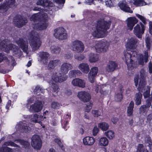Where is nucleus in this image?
I'll return each mask as SVG.
<instances>
[{
  "instance_id": "nucleus-21",
  "label": "nucleus",
  "mask_w": 152,
  "mask_h": 152,
  "mask_svg": "<svg viewBox=\"0 0 152 152\" xmlns=\"http://www.w3.org/2000/svg\"><path fill=\"white\" fill-rule=\"evenodd\" d=\"M118 5L121 9L124 11L130 13L133 12V11L127 4L125 0L120 1L118 4Z\"/></svg>"
},
{
  "instance_id": "nucleus-11",
  "label": "nucleus",
  "mask_w": 152,
  "mask_h": 152,
  "mask_svg": "<svg viewBox=\"0 0 152 152\" xmlns=\"http://www.w3.org/2000/svg\"><path fill=\"white\" fill-rule=\"evenodd\" d=\"M61 74L60 72H53L52 76V79L56 82L61 83L65 81L68 77L67 76L62 75Z\"/></svg>"
},
{
  "instance_id": "nucleus-58",
  "label": "nucleus",
  "mask_w": 152,
  "mask_h": 152,
  "mask_svg": "<svg viewBox=\"0 0 152 152\" xmlns=\"http://www.w3.org/2000/svg\"><path fill=\"white\" fill-rule=\"evenodd\" d=\"M106 5L110 7H112L113 5V3L111 0H107L105 2Z\"/></svg>"
},
{
  "instance_id": "nucleus-12",
  "label": "nucleus",
  "mask_w": 152,
  "mask_h": 152,
  "mask_svg": "<svg viewBox=\"0 0 152 152\" xmlns=\"http://www.w3.org/2000/svg\"><path fill=\"white\" fill-rule=\"evenodd\" d=\"M15 41L23 52L27 54L28 53V41H25L23 39L21 38L16 39Z\"/></svg>"
},
{
  "instance_id": "nucleus-40",
  "label": "nucleus",
  "mask_w": 152,
  "mask_h": 152,
  "mask_svg": "<svg viewBox=\"0 0 152 152\" xmlns=\"http://www.w3.org/2000/svg\"><path fill=\"white\" fill-rule=\"evenodd\" d=\"M99 143L102 146H106L108 144V140L106 138L103 137L99 140Z\"/></svg>"
},
{
  "instance_id": "nucleus-41",
  "label": "nucleus",
  "mask_w": 152,
  "mask_h": 152,
  "mask_svg": "<svg viewBox=\"0 0 152 152\" xmlns=\"http://www.w3.org/2000/svg\"><path fill=\"white\" fill-rule=\"evenodd\" d=\"M133 4L137 6H142L146 4L143 0H133Z\"/></svg>"
},
{
  "instance_id": "nucleus-60",
  "label": "nucleus",
  "mask_w": 152,
  "mask_h": 152,
  "mask_svg": "<svg viewBox=\"0 0 152 152\" xmlns=\"http://www.w3.org/2000/svg\"><path fill=\"white\" fill-rule=\"evenodd\" d=\"M139 79V76L138 75H136L134 77V82L135 85L136 87H137L138 84Z\"/></svg>"
},
{
  "instance_id": "nucleus-31",
  "label": "nucleus",
  "mask_w": 152,
  "mask_h": 152,
  "mask_svg": "<svg viewBox=\"0 0 152 152\" xmlns=\"http://www.w3.org/2000/svg\"><path fill=\"white\" fill-rule=\"evenodd\" d=\"M50 2L49 0H38L37 2V4L44 7H47L50 6Z\"/></svg>"
},
{
  "instance_id": "nucleus-18",
  "label": "nucleus",
  "mask_w": 152,
  "mask_h": 152,
  "mask_svg": "<svg viewBox=\"0 0 152 152\" xmlns=\"http://www.w3.org/2000/svg\"><path fill=\"white\" fill-rule=\"evenodd\" d=\"M140 78L139 83V86L140 88H142L144 87L146 84V82L145 80L146 75L145 72L143 69H141L140 70Z\"/></svg>"
},
{
  "instance_id": "nucleus-20",
  "label": "nucleus",
  "mask_w": 152,
  "mask_h": 152,
  "mask_svg": "<svg viewBox=\"0 0 152 152\" xmlns=\"http://www.w3.org/2000/svg\"><path fill=\"white\" fill-rule=\"evenodd\" d=\"M127 21L128 29L131 31L134 25L138 22V20L135 17H131L127 18Z\"/></svg>"
},
{
  "instance_id": "nucleus-2",
  "label": "nucleus",
  "mask_w": 152,
  "mask_h": 152,
  "mask_svg": "<svg viewBox=\"0 0 152 152\" xmlns=\"http://www.w3.org/2000/svg\"><path fill=\"white\" fill-rule=\"evenodd\" d=\"M46 16V14L42 12L34 14L31 17V20L38 22L34 24L33 28L34 29L41 30L46 28L47 24L45 20Z\"/></svg>"
},
{
  "instance_id": "nucleus-56",
  "label": "nucleus",
  "mask_w": 152,
  "mask_h": 152,
  "mask_svg": "<svg viewBox=\"0 0 152 152\" xmlns=\"http://www.w3.org/2000/svg\"><path fill=\"white\" fill-rule=\"evenodd\" d=\"M73 57V54L71 53H67L64 55V58L65 59H71Z\"/></svg>"
},
{
  "instance_id": "nucleus-55",
  "label": "nucleus",
  "mask_w": 152,
  "mask_h": 152,
  "mask_svg": "<svg viewBox=\"0 0 152 152\" xmlns=\"http://www.w3.org/2000/svg\"><path fill=\"white\" fill-rule=\"evenodd\" d=\"M152 100V97L149 98L148 99L146 100V104L145 106L147 107H149L151 105V102Z\"/></svg>"
},
{
  "instance_id": "nucleus-26",
  "label": "nucleus",
  "mask_w": 152,
  "mask_h": 152,
  "mask_svg": "<svg viewBox=\"0 0 152 152\" xmlns=\"http://www.w3.org/2000/svg\"><path fill=\"white\" fill-rule=\"evenodd\" d=\"M117 65L114 62L111 61L109 62L106 68V70L108 72L114 71L116 68Z\"/></svg>"
},
{
  "instance_id": "nucleus-8",
  "label": "nucleus",
  "mask_w": 152,
  "mask_h": 152,
  "mask_svg": "<svg viewBox=\"0 0 152 152\" xmlns=\"http://www.w3.org/2000/svg\"><path fill=\"white\" fill-rule=\"evenodd\" d=\"M27 22V19L20 15H17L14 18L13 21L14 25L18 28L22 27L26 25Z\"/></svg>"
},
{
  "instance_id": "nucleus-34",
  "label": "nucleus",
  "mask_w": 152,
  "mask_h": 152,
  "mask_svg": "<svg viewBox=\"0 0 152 152\" xmlns=\"http://www.w3.org/2000/svg\"><path fill=\"white\" fill-rule=\"evenodd\" d=\"M95 87L96 88H95V91L96 93L98 92L99 89V92L102 94L104 95H106L107 94V92L103 88L104 87V86L103 85H101L100 86L98 85H96L95 86Z\"/></svg>"
},
{
  "instance_id": "nucleus-28",
  "label": "nucleus",
  "mask_w": 152,
  "mask_h": 152,
  "mask_svg": "<svg viewBox=\"0 0 152 152\" xmlns=\"http://www.w3.org/2000/svg\"><path fill=\"white\" fill-rule=\"evenodd\" d=\"M94 142V139L90 137H86L83 139V142L85 145H91L93 144Z\"/></svg>"
},
{
  "instance_id": "nucleus-46",
  "label": "nucleus",
  "mask_w": 152,
  "mask_h": 152,
  "mask_svg": "<svg viewBox=\"0 0 152 152\" xmlns=\"http://www.w3.org/2000/svg\"><path fill=\"white\" fill-rule=\"evenodd\" d=\"M74 58L77 61H81L85 58L84 56L82 54H75L74 56Z\"/></svg>"
},
{
  "instance_id": "nucleus-59",
  "label": "nucleus",
  "mask_w": 152,
  "mask_h": 152,
  "mask_svg": "<svg viewBox=\"0 0 152 152\" xmlns=\"http://www.w3.org/2000/svg\"><path fill=\"white\" fill-rule=\"evenodd\" d=\"M146 142L148 144V146H149L151 145L152 143L151 138L149 136L147 137L146 138Z\"/></svg>"
},
{
  "instance_id": "nucleus-24",
  "label": "nucleus",
  "mask_w": 152,
  "mask_h": 152,
  "mask_svg": "<svg viewBox=\"0 0 152 152\" xmlns=\"http://www.w3.org/2000/svg\"><path fill=\"white\" fill-rule=\"evenodd\" d=\"M137 42V40L136 38L132 37L128 39L127 46L130 49H134L135 48Z\"/></svg>"
},
{
  "instance_id": "nucleus-38",
  "label": "nucleus",
  "mask_w": 152,
  "mask_h": 152,
  "mask_svg": "<svg viewBox=\"0 0 152 152\" xmlns=\"http://www.w3.org/2000/svg\"><path fill=\"white\" fill-rule=\"evenodd\" d=\"M134 103L132 101L130 102L129 106L127 107V112L128 115L129 116L131 115L132 114L134 107Z\"/></svg>"
},
{
  "instance_id": "nucleus-30",
  "label": "nucleus",
  "mask_w": 152,
  "mask_h": 152,
  "mask_svg": "<svg viewBox=\"0 0 152 152\" xmlns=\"http://www.w3.org/2000/svg\"><path fill=\"white\" fill-rule=\"evenodd\" d=\"M43 119V117L42 116L38 115L37 114H34L31 119V121L34 123H39Z\"/></svg>"
},
{
  "instance_id": "nucleus-33",
  "label": "nucleus",
  "mask_w": 152,
  "mask_h": 152,
  "mask_svg": "<svg viewBox=\"0 0 152 152\" xmlns=\"http://www.w3.org/2000/svg\"><path fill=\"white\" fill-rule=\"evenodd\" d=\"M82 73L80 71L78 70H74L70 71L69 73V77L70 78L76 77L77 76H80Z\"/></svg>"
},
{
  "instance_id": "nucleus-25",
  "label": "nucleus",
  "mask_w": 152,
  "mask_h": 152,
  "mask_svg": "<svg viewBox=\"0 0 152 152\" xmlns=\"http://www.w3.org/2000/svg\"><path fill=\"white\" fill-rule=\"evenodd\" d=\"M78 68L83 73L87 74L90 71L88 64L86 63H81L78 66Z\"/></svg>"
},
{
  "instance_id": "nucleus-44",
  "label": "nucleus",
  "mask_w": 152,
  "mask_h": 152,
  "mask_svg": "<svg viewBox=\"0 0 152 152\" xmlns=\"http://www.w3.org/2000/svg\"><path fill=\"white\" fill-rule=\"evenodd\" d=\"M44 90L42 89V88H41L40 87L37 86L36 87L34 90V93L35 94L39 95L41 93H43Z\"/></svg>"
},
{
  "instance_id": "nucleus-14",
  "label": "nucleus",
  "mask_w": 152,
  "mask_h": 152,
  "mask_svg": "<svg viewBox=\"0 0 152 152\" xmlns=\"http://www.w3.org/2000/svg\"><path fill=\"white\" fill-rule=\"evenodd\" d=\"M15 1V0H5V3L0 5V12L3 13L6 12L9 8L11 7Z\"/></svg>"
},
{
  "instance_id": "nucleus-49",
  "label": "nucleus",
  "mask_w": 152,
  "mask_h": 152,
  "mask_svg": "<svg viewBox=\"0 0 152 152\" xmlns=\"http://www.w3.org/2000/svg\"><path fill=\"white\" fill-rule=\"evenodd\" d=\"M123 98V95L121 93L118 94H116L115 97V100L117 102L120 101Z\"/></svg>"
},
{
  "instance_id": "nucleus-32",
  "label": "nucleus",
  "mask_w": 152,
  "mask_h": 152,
  "mask_svg": "<svg viewBox=\"0 0 152 152\" xmlns=\"http://www.w3.org/2000/svg\"><path fill=\"white\" fill-rule=\"evenodd\" d=\"M88 59L90 62H94L98 60L99 56L97 54L91 53L89 54Z\"/></svg>"
},
{
  "instance_id": "nucleus-37",
  "label": "nucleus",
  "mask_w": 152,
  "mask_h": 152,
  "mask_svg": "<svg viewBox=\"0 0 152 152\" xmlns=\"http://www.w3.org/2000/svg\"><path fill=\"white\" fill-rule=\"evenodd\" d=\"M51 85V88L53 91L56 93H57L60 90L58 86L56 84L51 82H48Z\"/></svg>"
},
{
  "instance_id": "nucleus-19",
  "label": "nucleus",
  "mask_w": 152,
  "mask_h": 152,
  "mask_svg": "<svg viewBox=\"0 0 152 152\" xmlns=\"http://www.w3.org/2000/svg\"><path fill=\"white\" fill-rule=\"evenodd\" d=\"M73 69L72 65L69 63H64L60 67V71L62 74L64 75L67 74L69 69Z\"/></svg>"
},
{
  "instance_id": "nucleus-57",
  "label": "nucleus",
  "mask_w": 152,
  "mask_h": 152,
  "mask_svg": "<svg viewBox=\"0 0 152 152\" xmlns=\"http://www.w3.org/2000/svg\"><path fill=\"white\" fill-rule=\"evenodd\" d=\"M92 114L95 117H97L101 115V113L97 110H94L92 112Z\"/></svg>"
},
{
  "instance_id": "nucleus-4",
  "label": "nucleus",
  "mask_w": 152,
  "mask_h": 152,
  "mask_svg": "<svg viewBox=\"0 0 152 152\" xmlns=\"http://www.w3.org/2000/svg\"><path fill=\"white\" fill-rule=\"evenodd\" d=\"M0 49L5 52H8L10 50H11L13 52V55L19 57L22 54V52L17 46L11 44H8L7 40H3L0 42Z\"/></svg>"
},
{
  "instance_id": "nucleus-7",
  "label": "nucleus",
  "mask_w": 152,
  "mask_h": 152,
  "mask_svg": "<svg viewBox=\"0 0 152 152\" xmlns=\"http://www.w3.org/2000/svg\"><path fill=\"white\" fill-rule=\"evenodd\" d=\"M54 35L56 38L60 40L65 39L67 37L66 31L62 27L55 29L54 31Z\"/></svg>"
},
{
  "instance_id": "nucleus-10",
  "label": "nucleus",
  "mask_w": 152,
  "mask_h": 152,
  "mask_svg": "<svg viewBox=\"0 0 152 152\" xmlns=\"http://www.w3.org/2000/svg\"><path fill=\"white\" fill-rule=\"evenodd\" d=\"M31 145L35 149H40L41 148L42 142L39 136L34 135L32 136L31 138Z\"/></svg>"
},
{
  "instance_id": "nucleus-54",
  "label": "nucleus",
  "mask_w": 152,
  "mask_h": 152,
  "mask_svg": "<svg viewBox=\"0 0 152 152\" xmlns=\"http://www.w3.org/2000/svg\"><path fill=\"white\" fill-rule=\"evenodd\" d=\"M92 104L91 103H88L85 107L86 111L89 112L92 108Z\"/></svg>"
},
{
  "instance_id": "nucleus-50",
  "label": "nucleus",
  "mask_w": 152,
  "mask_h": 152,
  "mask_svg": "<svg viewBox=\"0 0 152 152\" xmlns=\"http://www.w3.org/2000/svg\"><path fill=\"white\" fill-rule=\"evenodd\" d=\"M147 107L145 105L141 106L140 108V113H145L147 111Z\"/></svg>"
},
{
  "instance_id": "nucleus-9",
  "label": "nucleus",
  "mask_w": 152,
  "mask_h": 152,
  "mask_svg": "<svg viewBox=\"0 0 152 152\" xmlns=\"http://www.w3.org/2000/svg\"><path fill=\"white\" fill-rule=\"evenodd\" d=\"M145 26L142 23L137 24L134 28L133 32L137 37L139 38H141L142 35L144 32Z\"/></svg>"
},
{
  "instance_id": "nucleus-45",
  "label": "nucleus",
  "mask_w": 152,
  "mask_h": 152,
  "mask_svg": "<svg viewBox=\"0 0 152 152\" xmlns=\"http://www.w3.org/2000/svg\"><path fill=\"white\" fill-rule=\"evenodd\" d=\"M137 152H148V151L143 147L142 144H139L138 146Z\"/></svg>"
},
{
  "instance_id": "nucleus-3",
  "label": "nucleus",
  "mask_w": 152,
  "mask_h": 152,
  "mask_svg": "<svg viewBox=\"0 0 152 152\" xmlns=\"http://www.w3.org/2000/svg\"><path fill=\"white\" fill-rule=\"evenodd\" d=\"M111 22H107L103 20L98 21L96 29L92 34L94 37L98 38L103 37L107 34V30L109 28Z\"/></svg>"
},
{
  "instance_id": "nucleus-42",
  "label": "nucleus",
  "mask_w": 152,
  "mask_h": 152,
  "mask_svg": "<svg viewBox=\"0 0 152 152\" xmlns=\"http://www.w3.org/2000/svg\"><path fill=\"white\" fill-rule=\"evenodd\" d=\"M145 42L146 47L147 48V50H150L152 44V41L151 38L148 37H146L145 38Z\"/></svg>"
},
{
  "instance_id": "nucleus-22",
  "label": "nucleus",
  "mask_w": 152,
  "mask_h": 152,
  "mask_svg": "<svg viewBox=\"0 0 152 152\" xmlns=\"http://www.w3.org/2000/svg\"><path fill=\"white\" fill-rule=\"evenodd\" d=\"M61 64L60 60L56 59L50 61L48 65V69L49 70L54 69L56 66Z\"/></svg>"
},
{
  "instance_id": "nucleus-36",
  "label": "nucleus",
  "mask_w": 152,
  "mask_h": 152,
  "mask_svg": "<svg viewBox=\"0 0 152 152\" xmlns=\"http://www.w3.org/2000/svg\"><path fill=\"white\" fill-rule=\"evenodd\" d=\"M142 97V94L139 92L135 94L134 100L136 105H139L141 104Z\"/></svg>"
},
{
  "instance_id": "nucleus-52",
  "label": "nucleus",
  "mask_w": 152,
  "mask_h": 152,
  "mask_svg": "<svg viewBox=\"0 0 152 152\" xmlns=\"http://www.w3.org/2000/svg\"><path fill=\"white\" fill-rule=\"evenodd\" d=\"M54 141L58 145L63 151H64V146L59 140L58 139H56L54 140Z\"/></svg>"
},
{
  "instance_id": "nucleus-51",
  "label": "nucleus",
  "mask_w": 152,
  "mask_h": 152,
  "mask_svg": "<svg viewBox=\"0 0 152 152\" xmlns=\"http://www.w3.org/2000/svg\"><path fill=\"white\" fill-rule=\"evenodd\" d=\"M20 143L25 148H28L30 145L29 143L27 141H24V140H21L20 141Z\"/></svg>"
},
{
  "instance_id": "nucleus-13",
  "label": "nucleus",
  "mask_w": 152,
  "mask_h": 152,
  "mask_svg": "<svg viewBox=\"0 0 152 152\" xmlns=\"http://www.w3.org/2000/svg\"><path fill=\"white\" fill-rule=\"evenodd\" d=\"M108 45L107 42H99L96 45L95 48L97 52H104L107 50Z\"/></svg>"
},
{
  "instance_id": "nucleus-64",
  "label": "nucleus",
  "mask_w": 152,
  "mask_h": 152,
  "mask_svg": "<svg viewBox=\"0 0 152 152\" xmlns=\"http://www.w3.org/2000/svg\"><path fill=\"white\" fill-rule=\"evenodd\" d=\"M149 71L150 73H152V64L151 62L149 63L148 64Z\"/></svg>"
},
{
  "instance_id": "nucleus-39",
  "label": "nucleus",
  "mask_w": 152,
  "mask_h": 152,
  "mask_svg": "<svg viewBox=\"0 0 152 152\" xmlns=\"http://www.w3.org/2000/svg\"><path fill=\"white\" fill-rule=\"evenodd\" d=\"M98 126L103 131L107 130L109 128L108 124L106 122H102L98 124Z\"/></svg>"
},
{
  "instance_id": "nucleus-5",
  "label": "nucleus",
  "mask_w": 152,
  "mask_h": 152,
  "mask_svg": "<svg viewBox=\"0 0 152 152\" xmlns=\"http://www.w3.org/2000/svg\"><path fill=\"white\" fill-rule=\"evenodd\" d=\"M31 40L30 42L32 51H35L39 49L41 45L42 42L39 38V36L37 32L32 31L30 34Z\"/></svg>"
},
{
  "instance_id": "nucleus-17",
  "label": "nucleus",
  "mask_w": 152,
  "mask_h": 152,
  "mask_svg": "<svg viewBox=\"0 0 152 152\" xmlns=\"http://www.w3.org/2000/svg\"><path fill=\"white\" fill-rule=\"evenodd\" d=\"M43 106L41 102H37L34 104L30 106L29 111L33 112H39L42 110Z\"/></svg>"
},
{
  "instance_id": "nucleus-15",
  "label": "nucleus",
  "mask_w": 152,
  "mask_h": 152,
  "mask_svg": "<svg viewBox=\"0 0 152 152\" xmlns=\"http://www.w3.org/2000/svg\"><path fill=\"white\" fill-rule=\"evenodd\" d=\"M77 96L82 101L87 102L91 99V96L88 92L85 91H80L78 93Z\"/></svg>"
},
{
  "instance_id": "nucleus-29",
  "label": "nucleus",
  "mask_w": 152,
  "mask_h": 152,
  "mask_svg": "<svg viewBox=\"0 0 152 152\" xmlns=\"http://www.w3.org/2000/svg\"><path fill=\"white\" fill-rule=\"evenodd\" d=\"M39 56L41 58L40 60V62L45 61V62L46 61L48 60L49 57L50 56L49 54L46 52H41L39 54Z\"/></svg>"
},
{
  "instance_id": "nucleus-61",
  "label": "nucleus",
  "mask_w": 152,
  "mask_h": 152,
  "mask_svg": "<svg viewBox=\"0 0 152 152\" xmlns=\"http://www.w3.org/2000/svg\"><path fill=\"white\" fill-rule=\"evenodd\" d=\"M99 130V129L96 126L94 127L93 130V135L94 136L96 135Z\"/></svg>"
},
{
  "instance_id": "nucleus-27",
  "label": "nucleus",
  "mask_w": 152,
  "mask_h": 152,
  "mask_svg": "<svg viewBox=\"0 0 152 152\" xmlns=\"http://www.w3.org/2000/svg\"><path fill=\"white\" fill-rule=\"evenodd\" d=\"M19 127V129L22 132H28L30 131L31 129L28 126V124L27 123H23L18 125Z\"/></svg>"
},
{
  "instance_id": "nucleus-1",
  "label": "nucleus",
  "mask_w": 152,
  "mask_h": 152,
  "mask_svg": "<svg viewBox=\"0 0 152 152\" xmlns=\"http://www.w3.org/2000/svg\"><path fill=\"white\" fill-rule=\"evenodd\" d=\"M144 55L142 54H138L134 51L128 50L124 53V56L126 64L129 69H132V68L137 66L133 63L137 58L136 62L138 64L143 65L144 63H147L148 57V52L147 50L144 52Z\"/></svg>"
},
{
  "instance_id": "nucleus-48",
  "label": "nucleus",
  "mask_w": 152,
  "mask_h": 152,
  "mask_svg": "<svg viewBox=\"0 0 152 152\" xmlns=\"http://www.w3.org/2000/svg\"><path fill=\"white\" fill-rule=\"evenodd\" d=\"M136 16L141 20L144 24H145L146 23V19L143 16L141 15L138 14H136Z\"/></svg>"
},
{
  "instance_id": "nucleus-47",
  "label": "nucleus",
  "mask_w": 152,
  "mask_h": 152,
  "mask_svg": "<svg viewBox=\"0 0 152 152\" xmlns=\"http://www.w3.org/2000/svg\"><path fill=\"white\" fill-rule=\"evenodd\" d=\"M50 106L52 108L54 109H58L60 107V105L59 103L55 102H52Z\"/></svg>"
},
{
  "instance_id": "nucleus-62",
  "label": "nucleus",
  "mask_w": 152,
  "mask_h": 152,
  "mask_svg": "<svg viewBox=\"0 0 152 152\" xmlns=\"http://www.w3.org/2000/svg\"><path fill=\"white\" fill-rule=\"evenodd\" d=\"M11 105V101L9 100L6 106V109H7V112L9 110V108Z\"/></svg>"
},
{
  "instance_id": "nucleus-6",
  "label": "nucleus",
  "mask_w": 152,
  "mask_h": 152,
  "mask_svg": "<svg viewBox=\"0 0 152 152\" xmlns=\"http://www.w3.org/2000/svg\"><path fill=\"white\" fill-rule=\"evenodd\" d=\"M71 47L72 50L77 53H82L84 50L83 43L78 40H74L72 42Z\"/></svg>"
},
{
  "instance_id": "nucleus-23",
  "label": "nucleus",
  "mask_w": 152,
  "mask_h": 152,
  "mask_svg": "<svg viewBox=\"0 0 152 152\" xmlns=\"http://www.w3.org/2000/svg\"><path fill=\"white\" fill-rule=\"evenodd\" d=\"M72 83L74 86H78L82 88H84L85 86V84L84 81L78 78L73 79L72 82Z\"/></svg>"
},
{
  "instance_id": "nucleus-35",
  "label": "nucleus",
  "mask_w": 152,
  "mask_h": 152,
  "mask_svg": "<svg viewBox=\"0 0 152 152\" xmlns=\"http://www.w3.org/2000/svg\"><path fill=\"white\" fill-rule=\"evenodd\" d=\"M50 51L53 54H58L61 51V49L58 46L53 45L50 47Z\"/></svg>"
},
{
  "instance_id": "nucleus-63",
  "label": "nucleus",
  "mask_w": 152,
  "mask_h": 152,
  "mask_svg": "<svg viewBox=\"0 0 152 152\" xmlns=\"http://www.w3.org/2000/svg\"><path fill=\"white\" fill-rule=\"evenodd\" d=\"M150 91L149 89L148 90H147L143 94L144 97L145 98L148 97L150 95Z\"/></svg>"
},
{
  "instance_id": "nucleus-53",
  "label": "nucleus",
  "mask_w": 152,
  "mask_h": 152,
  "mask_svg": "<svg viewBox=\"0 0 152 152\" xmlns=\"http://www.w3.org/2000/svg\"><path fill=\"white\" fill-rule=\"evenodd\" d=\"M4 145L6 146L11 145L15 147H17L18 146V145L17 144L11 141L5 142L4 144Z\"/></svg>"
},
{
  "instance_id": "nucleus-16",
  "label": "nucleus",
  "mask_w": 152,
  "mask_h": 152,
  "mask_svg": "<svg viewBox=\"0 0 152 152\" xmlns=\"http://www.w3.org/2000/svg\"><path fill=\"white\" fill-rule=\"evenodd\" d=\"M98 71V68L94 67L90 69V72L88 74V79L91 83H94L95 78L96 76Z\"/></svg>"
},
{
  "instance_id": "nucleus-43",
  "label": "nucleus",
  "mask_w": 152,
  "mask_h": 152,
  "mask_svg": "<svg viewBox=\"0 0 152 152\" xmlns=\"http://www.w3.org/2000/svg\"><path fill=\"white\" fill-rule=\"evenodd\" d=\"M104 134L110 139H113L115 137L114 132L112 130H109L105 132Z\"/></svg>"
}]
</instances>
